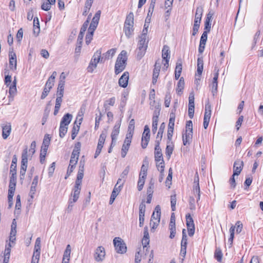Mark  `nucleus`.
<instances>
[{
	"label": "nucleus",
	"mask_w": 263,
	"mask_h": 263,
	"mask_svg": "<svg viewBox=\"0 0 263 263\" xmlns=\"http://www.w3.org/2000/svg\"><path fill=\"white\" fill-rule=\"evenodd\" d=\"M129 80V73L127 71L124 72L119 79V85L123 88H126L128 85Z\"/></svg>",
	"instance_id": "14"
},
{
	"label": "nucleus",
	"mask_w": 263,
	"mask_h": 263,
	"mask_svg": "<svg viewBox=\"0 0 263 263\" xmlns=\"http://www.w3.org/2000/svg\"><path fill=\"white\" fill-rule=\"evenodd\" d=\"M135 128V120L134 119H132L129 121L128 127V133H131V134L133 135L134 130Z\"/></svg>",
	"instance_id": "59"
},
{
	"label": "nucleus",
	"mask_w": 263,
	"mask_h": 263,
	"mask_svg": "<svg viewBox=\"0 0 263 263\" xmlns=\"http://www.w3.org/2000/svg\"><path fill=\"white\" fill-rule=\"evenodd\" d=\"M147 166L143 164L141 168V171L139 174V177L143 176V178H146L147 176Z\"/></svg>",
	"instance_id": "56"
},
{
	"label": "nucleus",
	"mask_w": 263,
	"mask_h": 263,
	"mask_svg": "<svg viewBox=\"0 0 263 263\" xmlns=\"http://www.w3.org/2000/svg\"><path fill=\"white\" fill-rule=\"evenodd\" d=\"M207 39L208 34L206 33V31H204L201 36L200 44L198 48V51L200 53H202L204 50Z\"/></svg>",
	"instance_id": "18"
},
{
	"label": "nucleus",
	"mask_w": 263,
	"mask_h": 263,
	"mask_svg": "<svg viewBox=\"0 0 263 263\" xmlns=\"http://www.w3.org/2000/svg\"><path fill=\"white\" fill-rule=\"evenodd\" d=\"M101 55V52L100 50H97L93 54L89 64L87 67V71L89 72L92 73L94 69L97 67L98 63L99 62Z\"/></svg>",
	"instance_id": "3"
},
{
	"label": "nucleus",
	"mask_w": 263,
	"mask_h": 263,
	"mask_svg": "<svg viewBox=\"0 0 263 263\" xmlns=\"http://www.w3.org/2000/svg\"><path fill=\"white\" fill-rule=\"evenodd\" d=\"M125 180H123V182L120 185H119L118 186H117V184L115 185L111 195L117 197V196L120 193V192L121 190V188L122 187L123 184L125 182Z\"/></svg>",
	"instance_id": "35"
},
{
	"label": "nucleus",
	"mask_w": 263,
	"mask_h": 263,
	"mask_svg": "<svg viewBox=\"0 0 263 263\" xmlns=\"http://www.w3.org/2000/svg\"><path fill=\"white\" fill-rule=\"evenodd\" d=\"M185 133L182 134V140L184 145H190L193 137V123L191 120L187 121L186 123Z\"/></svg>",
	"instance_id": "2"
},
{
	"label": "nucleus",
	"mask_w": 263,
	"mask_h": 263,
	"mask_svg": "<svg viewBox=\"0 0 263 263\" xmlns=\"http://www.w3.org/2000/svg\"><path fill=\"white\" fill-rule=\"evenodd\" d=\"M161 67V60L158 59L156 61L154 65V68L153 70V80L152 83L153 84H155L157 81V79L159 75V72Z\"/></svg>",
	"instance_id": "9"
},
{
	"label": "nucleus",
	"mask_w": 263,
	"mask_h": 263,
	"mask_svg": "<svg viewBox=\"0 0 263 263\" xmlns=\"http://www.w3.org/2000/svg\"><path fill=\"white\" fill-rule=\"evenodd\" d=\"M171 208L173 211H175L176 210V195H172L171 197Z\"/></svg>",
	"instance_id": "61"
},
{
	"label": "nucleus",
	"mask_w": 263,
	"mask_h": 263,
	"mask_svg": "<svg viewBox=\"0 0 263 263\" xmlns=\"http://www.w3.org/2000/svg\"><path fill=\"white\" fill-rule=\"evenodd\" d=\"M28 149L26 148L23 150L22 154V160H21V169L22 170H27V163H28Z\"/></svg>",
	"instance_id": "16"
},
{
	"label": "nucleus",
	"mask_w": 263,
	"mask_h": 263,
	"mask_svg": "<svg viewBox=\"0 0 263 263\" xmlns=\"http://www.w3.org/2000/svg\"><path fill=\"white\" fill-rule=\"evenodd\" d=\"M155 183V180L153 178H151L149 182V186L147 190V194H149L150 195L153 194Z\"/></svg>",
	"instance_id": "42"
},
{
	"label": "nucleus",
	"mask_w": 263,
	"mask_h": 263,
	"mask_svg": "<svg viewBox=\"0 0 263 263\" xmlns=\"http://www.w3.org/2000/svg\"><path fill=\"white\" fill-rule=\"evenodd\" d=\"M132 138L133 135L131 134V133H127L126 135V137L124 140L123 144L126 146H129L132 142Z\"/></svg>",
	"instance_id": "45"
},
{
	"label": "nucleus",
	"mask_w": 263,
	"mask_h": 263,
	"mask_svg": "<svg viewBox=\"0 0 263 263\" xmlns=\"http://www.w3.org/2000/svg\"><path fill=\"white\" fill-rule=\"evenodd\" d=\"M71 253V246L68 245L66 246V250L64 251L63 259L64 260L69 261Z\"/></svg>",
	"instance_id": "33"
},
{
	"label": "nucleus",
	"mask_w": 263,
	"mask_h": 263,
	"mask_svg": "<svg viewBox=\"0 0 263 263\" xmlns=\"http://www.w3.org/2000/svg\"><path fill=\"white\" fill-rule=\"evenodd\" d=\"M88 32L85 38V42L87 45H88L92 40V37L94 32V31H92V30H88Z\"/></svg>",
	"instance_id": "51"
},
{
	"label": "nucleus",
	"mask_w": 263,
	"mask_h": 263,
	"mask_svg": "<svg viewBox=\"0 0 263 263\" xmlns=\"http://www.w3.org/2000/svg\"><path fill=\"white\" fill-rule=\"evenodd\" d=\"M160 143L155 142V159L156 162H159L163 160L161 148L160 147Z\"/></svg>",
	"instance_id": "19"
},
{
	"label": "nucleus",
	"mask_w": 263,
	"mask_h": 263,
	"mask_svg": "<svg viewBox=\"0 0 263 263\" xmlns=\"http://www.w3.org/2000/svg\"><path fill=\"white\" fill-rule=\"evenodd\" d=\"M16 163H17V158L16 157V156L14 155L13 157L12 163L10 166V173H14V172L16 173Z\"/></svg>",
	"instance_id": "43"
},
{
	"label": "nucleus",
	"mask_w": 263,
	"mask_h": 263,
	"mask_svg": "<svg viewBox=\"0 0 263 263\" xmlns=\"http://www.w3.org/2000/svg\"><path fill=\"white\" fill-rule=\"evenodd\" d=\"M194 96L193 95L190 94L189 98V116L191 119L194 117Z\"/></svg>",
	"instance_id": "12"
},
{
	"label": "nucleus",
	"mask_w": 263,
	"mask_h": 263,
	"mask_svg": "<svg viewBox=\"0 0 263 263\" xmlns=\"http://www.w3.org/2000/svg\"><path fill=\"white\" fill-rule=\"evenodd\" d=\"M172 175H173V172L172 168H170L168 172V176L166 178V180L165 181L166 186H167L168 188L170 187V185L172 184L171 181L172 179Z\"/></svg>",
	"instance_id": "50"
},
{
	"label": "nucleus",
	"mask_w": 263,
	"mask_h": 263,
	"mask_svg": "<svg viewBox=\"0 0 263 263\" xmlns=\"http://www.w3.org/2000/svg\"><path fill=\"white\" fill-rule=\"evenodd\" d=\"M16 85V78L15 77L14 80L13 81L12 84H11L9 86V93L10 95H15L16 91H17Z\"/></svg>",
	"instance_id": "32"
},
{
	"label": "nucleus",
	"mask_w": 263,
	"mask_h": 263,
	"mask_svg": "<svg viewBox=\"0 0 263 263\" xmlns=\"http://www.w3.org/2000/svg\"><path fill=\"white\" fill-rule=\"evenodd\" d=\"M146 178H143V176H140L139 177L138 181V191H141L144 186L145 183V180Z\"/></svg>",
	"instance_id": "47"
},
{
	"label": "nucleus",
	"mask_w": 263,
	"mask_h": 263,
	"mask_svg": "<svg viewBox=\"0 0 263 263\" xmlns=\"http://www.w3.org/2000/svg\"><path fill=\"white\" fill-rule=\"evenodd\" d=\"M81 144L80 142H78L75 144L74 148L72 151V155L79 157L81 149Z\"/></svg>",
	"instance_id": "40"
},
{
	"label": "nucleus",
	"mask_w": 263,
	"mask_h": 263,
	"mask_svg": "<svg viewBox=\"0 0 263 263\" xmlns=\"http://www.w3.org/2000/svg\"><path fill=\"white\" fill-rule=\"evenodd\" d=\"M80 129V126L77 125V126H73L72 129V133H71V138L72 140L74 139L77 136L78 132Z\"/></svg>",
	"instance_id": "58"
},
{
	"label": "nucleus",
	"mask_w": 263,
	"mask_h": 263,
	"mask_svg": "<svg viewBox=\"0 0 263 263\" xmlns=\"http://www.w3.org/2000/svg\"><path fill=\"white\" fill-rule=\"evenodd\" d=\"M134 25V14L132 12L129 13V14L126 16L124 26H133Z\"/></svg>",
	"instance_id": "29"
},
{
	"label": "nucleus",
	"mask_w": 263,
	"mask_h": 263,
	"mask_svg": "<svg viewBox=\"0 0 263 263\" xmlns=\"http://www.w3.org/2000/svg\"><path fill=\"white\" fill-rule=\"evenodd\" d=\"M106 138V132H102L100 135L98 143L99 144L103 145Z\"/></svg>",
	"instance_id": "55"
},
{
	"label": "nucleus",
	"mask_w": 263,
	"mask_h": 263,
	"mask_svg": "<svg viewBox=\"0 0 263 263\" xmlns=\"http://www.w3.org/2000/svg\"><path fill=\"white\" fill-rule=\"evenodd\" d=\"M173 150L174 145L173 144V143H171L168 144V143H167V145L166 146L165 149V154L168 159L170 158L171 155L172 154Z\"/></svg>",
	"instance_id": "36"
},
{
	"label": "nucleus",
	"mask_w": 263,
	"mask_h": 263,
	"mask_svg": "<svg viewBox=\"0 0 263 263\" xmlns=\"http://www.w3.org/2000/svg\"><path fill=\"white\" fill-rule=\"evenodd\" d=\"M11 174V177L10 179V182L9 186H16V173L14 172V173H10Z\"/></svg>",
	"instance_id": "44"
},
{
	"label": "nucleus",
	"mask_w": 263,
	"mask_h": 263,
	"mask_svg": "<svg viewBox=\"0 0 263 263\" xmlns=\"http://www.w3.org/2000/svg\"><path fill=\"white\" fill-rule=\"evenodd\" d=\"M121 123L120 122H116L112 131L111 134V145L113 144L114 143H115L116 140L117 139V137L120 133V128Z\"/></svg>",
	"instance_id": "10"
},
{
	"label": "nucleus",
	"mask_w": 263,
	"mask_h": 263,
	"mask_svg": "<svg viewBox=\"0 0 263 263\" xmlns=\"http://www.w3.org/2000/svg\"><path fill=\"white\" fill-rule=\"evenodd\" d=\"M148 42H144L142 40H139L138 47L136 49V58L138 60H141L145 55L147 48Z\"/></svg>",
	"instance_id": "4"
},
{
	"label": "nucleus",
	"mask_w": 263,
	"mask_h": 263,
	"mask_svg": "<svg viewBox=\"0 0 263 263\" xmlns=\"http://www.w3.org/2000/svg\"><path fill=\"white\" fill-rule=\"evenodd\" d=\"M203 8L201 7H198L196 9V11L195 15V20H194V24L200 25V22L201 20L202 13H203Z\"/></svg>",
	"instance_id": "21"
},
{
	"label": "nucleus",
	"mask_w": 263,
	"mask_h": 263,
	"mask_svg": "<svg viewBox=\"0 0 263 263\" xmlns=\"http://www.w3.org/2000/svg\"><path fill=\"white\" fill-rule=\"evenodd\" d=\"M222 253L219 248H217L214 253V257L218 262H221L222 257Z\"/></svg>",
	"instance_id": "38"
},
{
	"label": "nucleus",
	"mask_w": 263,
	"mask_h": 263,
	"mask_svg": "<svg viewBox=\"0 0 263 263\" xmlns=\"http://www.w3.org/2000/svg\"><path fill=\"white\" fill-rule=\"evenodd\" d=\"M186 221L189 235L192 237L195 233V225L193 219L190 214L186 215Z\"/></svg>",
	"instance_id": "6"
},
{
	"label": "nucleus",
	"mask_w": 263,
	"mask_h": 263,
	"mask_svg": "<svg viewBox=\"0 0 263 263\" xmlns=\"http://www.w3.org/2000/svg\"><path fill=\"white\" fill-rule=\"evenodd\" d=\"M169 230H170V238L173 239L174 238L176 234L175 218L174 213L171 215L170 222L169 224Z\"/></svg>",
	"instance_id": "13"
},
{
	"label": "nucleus",
	"mask_w": 263,
	"mask_h": 263,
	"mask_svg": "<svg viewBox=\"0 0 263 263\" xmlns=\"http://www.w3.org/2000/svg\"><path fill=\"white\" fill-rule=\"evenodd\" d=\"M127 52L125 50H122L119 54L115 65V73L118 74L123 71L127 64Z\"/></svg>",
	"instance_id": "1"
},
{
	"label": "nucleus",
	"mask_w": 263,
	"mask_h": 263,
	"mask_svg": "<svg viewBox=\"0 0 263 263\" xmlns=\"http://www.w3.org/2000/svg\"><path fill=\"white\" fill-rule=\"evenodd\" d=\"M234 232L235 227H233V226L232 225L230 229V237L228 239V242L230 243V247L232 246L233 243V241L234 237Z\"/></svg>",
	"instance_id": "49"
},
{
	"label": "nucleus",
	"mask_w": 263,
	"mask_h": 263,
	"mask_svg": "<svg viewBox=\"0 0 263 263\" xmlns=\"http://www.w3.org/2000/svg\"><path fill=\"white\" fill-rule=\"evenodd\" d=\"M161 216V208L159 205H157L155 209V211L153 212L151 219H153L155 220H158L160 221Z\"/></svg>",
	"instance_id": "24"
},
{
	"label": "nucleus",
	"mask_w": 263,
	"mask_h": 263,
	"mask_svg": "<svg viewBox=\"0 0 263 263\" xmlns=\"http://www.w3.org/2000/svg\"><path fill=\"white\" fill-rule=\"evenodd\" d=\"M105 256V249L102 246H99L95 250L94 258L97 262L102 261Z\"/></svg>",
	"instance_id": "7"
},
{
	"label": "nucleus",
	"mask_w": 263,
	"mask_h": 263,
	"mask_svg": "<svg viewBox=\"0 0 263 263\" xmlns=\"http://www.w3.org/2000/svg\"><path fill=\"white\" fill-rule=\"evenodd\" d=\"M64 85L65 83H63V82H59L57 92V96L63 97L64 91Z\"/></svg>",
	"instance_id": "31"
},
{
	"label": "nucleus",
	"mask_w": 263,
	"mask_h": 263,
	"mask_svg": "<svg viewBox=\"0 0 263 263\" xmlns=\"http://www.w3.org/2000/svg\"><path fill=\"white\" fill-rule=\"evenodd\" d=\"M170 48L167 45H164L162 50V57L163 60L170 59Z\"/></svg>",
	"instance_id": "34"
},
{
	"label": "nucleus",
	"mask_w": 263,
	"mask_h": 263,
	"mask_svg": "<svg viewBox=\"0 0 263 263\" xmlns=\"http://www.w3.org/2000/svg\"><path fill=\"white\" fill-rule=\"evenodd\" d=\"M134 31L133 26H124V31L125 32L126 36L129 38L132 35Z\"/></svg>",
	"instance_id": "39"
},
{
	"label": "nucleus",
	"mask_w": 263,
	"mask_h": 263,
	"mask_svg": "<svg viewBox=\"0 0 263 263\" xmlns=\"http://www.w3.org/2000/svg\"><path fill=\"white\" fill-rule=\"evenodd\" d=\"M158 116L159 115L155 113L153 117L152 132L153 134H155L157 130V125L159 118Z\"/></svg>",
	"instance_id": "28"
},
{
	"label": "nucleus",
	"mask_w": 263,
	"mask_h": 263,
	"mask_svg": "<svg viewBox=\"0 0 263 263\" xmlns=\"http://www.w3.org/2000/svg\"><path fill=\"white\" fill-rule=\"evenodd\" d=\"M243 161L238 160L235 161L233 166V176L239 175L243 167Z\"/></svg>",
	"instance_id": "17"
},
{
	"label": "nucleus",
	"mask_w": 263,
	"mask_h": 263,
	"mask_svg": "<svg viewBox=\"0 0 263 263\" xmlns=\"http://www.w3.org/2000/svg\"><path fill=\"white\" fill-rule=\"evenodd\" d=\"M15 213H19V210L21 208V196L20 195H17L16 199V203H15Z\"/></svg>",
	"instance_id": "48"
},
{
	"label": "nucleus",
	"mask_w": 263,
	"mask_h": 263,
	"mask_svg": "<svg viewBox=\"0 0 263 263\" xmlns=\"http://www.w3.org/2000/svg\"><path fill=\"white\" fill-rule=\"evenodd\" d=\"M72 118V116L71 114L67 113L63 116L60 124L68 126V124L70 123Z\"/></svg>",
	"instance_id": "26"
},
{
	"label": "nucleus",
	"mask_w": 263,
	"mask_h": 263,
	"mask_svg": "<svg viewBox=\"0 0 263 263\" xmlns=\"http://www.w3.org/2000/svg\"><path fill=\"white\" fill-rule=\"evenodd\" d=\"M190 209L192 211H194L196 209L195 199L193 197H190L189 199Z\"/></svg>",
	"instance_id": "62"
},
{
	"label": "nucleus",
	"mask_w": 263,
	"mask_h": 263,
	"mask_svg": "<svg viewBox=\"0 0 263 263\" xmlns=\"http://www.w3.org/2000/svg\"><path fill=\"white\" fill-rule=\"evenodd\" d=\"M10 68L12 70H16L17 66L16 55L13 51L9 53Z\"/></svg>",
	"instance_id": "11"
},
{
	"label": "nucleus",
	"mask_w": 263,
	"mask_h": 263,
	"mask_svg": "<svg viewBox=\"0 0 263 263\" xmlns=\"http://www.w3.org/2000/svg\"><path fill=\"white\" fill-rule=\"evenodd\" d=\"M235 229L236 228V231L237 233H240L243 228L242 223L240 221H237L235 225Z\"/></svg>",
	"instance_id": "60"
},
{
	"label": "nucleus",
	"mask_w": 263,
	"mask_h": 263,
	"mask_svg": "<svg viewBox=\"0 0 263 263\" xmlns=\"http://www.w3.org/2000/svg\"><path fill=\"white\" fill-rule=\"evenodd\" d=\"M114 244L117 253L123 254L126 252L127 248L126 245L121 238H115Z\"/></svg>",
	"instance_id": "5"
},
{
	"label": "nucleus",
	"mask_w": 263,
	"mask_h": 263,
	"mask_svg": "<svg viewBox=\"0 0 263 263\" xmlns=\"http://www.w3.org/2000/svg\"><path fill=\"white\" fill-rule=\"evenodd\" d=\"M164 165L163 159L160 160L159 162H156V166L158 170L160 171V173L164 172Z\"/></svg>",
	"instance_id": "52"
},
{
	"label": "nucleus",
	"mask_w": 263,
	"mask_h": 263,
	"mask_svg": "<svg viewBox=\"0 0 263 263\" xmlns=\"http://www.w3.org/2000/svg\"><path fill=\"white\" fill-rule=\"evenodd\" d=\"M81 188V185H78V184L77 185V184H75L73 190V192L71 194V195L73 197L72 199L74 202H76L79 197Z\"/></svg>",
	"instance_id": "22"
},
{
	"label": "nucleus",
	"mask_w": 263,
	"mask_h": 263,
	"mask_svg": "<svg viewBox=\"0 0 263 263\" xmlns=\"http://www.w3.org/2000/svg\"><path fill=\"white\" fill-rule=\"evenodd\" d=\"M211 105L209 103H208L206 104L205 106V112L203 119V127L204 129H206L209 125V123L211 118Z\"/></svg>",
	"instance_id": "8"
},
{
	"label": "nucleus",
	"mask_w": 263,
	"mask_h": 263,
	"mask_svg": "<svg viewBox=\"0 0 263 263\" xmlns=\"http://www.w3.org/2000/svg\"><path fill=\"white\" fill-rule=\"evenodd\" d=\"M51 5V4L47 1L42 4L41 8L45 11H48L50 9Z\"/></svg>",
	"instance_id": "64"
},
{
	"label": "nucleus",
	"mask_w": 263,
	"mask_h": 263,
	"mask_svg": "<svg viewBox=\"0 0 263 263\" xmlns=\"http://www.w3.org/2000/svg\"><path fill=\"white\" fill-rule=\"evenodd\" d=\"M171 98L172 97L170 92H167L165 95L164 100V105L166 107H168L170 106Z\"/></svg>",
	"instance_id": "54"
},
{
	"label": "nucleus",
	"mask_w": 263,
	"mask_h": 263,
	"mask_svg": "<svg viewBox=\"0 0 263 263\" xmlns=\"http://www.w3.org/2000/svg\"><path fill=\"white\" fill-rule=\"evenodd\" d=\"M203 67V62L202 58H198L197 59V73L199 75H201Z\"/></svg>",
	"instance_id": "37"
},
{
	"label": "nucleus",
	"mask_w": 263,
	"mask_h": 263,
	"mask_svg": "<svg viewBox=\"0 0 263 263\" xmlns=\"http://www.w3.org/2000/svg\"><path fill=\"white\" fill-rule=\"evenodd\" d=\"M116 52V50L115 48H112L108 50L105 54V59H109L110 58H112V57L115 55Z\"/></svg>",
	"instance_id": "53"
},
{
	"label": "nucleus",
	"mask_w": 263,
	"mask_h": 263,
	"mask_svg": "<svg viewBox=\"0 0 263 263\" xmlns=\"http://www.w3.org/2000/svg\"><path fill=\"white\" fill-rule=\"evenodd\" d=\"M2 127V137L4 139H6L10 135L11 132V125L10 123L3 124Z\"/></svg>",
	"instance_id": "15"
},
{
	"label": "nucleus",
	"mask_w": 263,
	"mask_h": 263,
	"mask_svg": "<svg viewBox=\"0 0 263 263\" xmlns=\"http://www.w3.org/2000/svg\"><path fill=\"white\" fill-rule=\"evenodd\" d=\"M92 4V3H90L87 1L86 2L85 4V7H84V10L83 12V15H86L87 14L88 11L90 9Z\"/></svg>",
	"instance_id": "57"
},
{
	"label": "nucleus",
	"mask_w": 263,
	"mask_h": 263,
	"mask_svg": "<svg viewBox=\"0 0 263 263\" xmlns=\"http://www.w3.org/2000/svg\"><path fill=\"white\" fill-rule=\"evenodd\" d=\"M165 127V123H161L159 127L158 132L157 133L155 142H157V143L161 142V141L162 138L163 133L164 132Z\"/></svg>",
	"instance_id": "23"
},
{
	"label": "nucleus",
	"mask_w": 263,
	"mask_h": 263,
	"mask_svg": "<svg viewBox=\"0 0 263 263\" xmlns=\"http://www.w3.org/2000/svg\"><path fill=\"white\" fill-rule=\"evenodd\" d=\"M67 126L60 124L59 135L61 138H63L67 132Z\"/></svg>",
	"instance_id": "41"
},
{
	"label": "nucleus",
	"mask_w": 263,
	"mask_h": 263,
	"mask_svg": "<svg viewBox=\"0 0 263 263\" xmlns=\"http://www.w3.org/2000/svg\"><path fill=\"white\" fill-rule=\"evenodd\" d=\"M62 98H63V97H60V96L57 97L56 100H55V107H54V112H53V114L54 116H56L59 111V110H60V108L61 107V103H62V100H63Z\"/></svg>",
	"instance_id": "25"
},
{
	"label": "nucleus",
	"mask_w": 263,
	"mask_h": 263,
	"mask_svg": "<svg viewBox=\"0 0 263 263\" xmlns=\"http://www.w3.org/2000/svg\"><path fill=\"white\" fill-rule=\"evenodd\" d=\"M218 87V81L213 80L212 83V92L213 95H214L217 92Z\"/></svg>",
	"instance_id": "63"
},
{
	"label": "nucleus",
	"mask_w": 263,
	"mask_h": 263,
	"mask_svg": "<svg viewBox=\"0 0 263 263\" xmlns=\"http://www.w3.org/2000/svg\"><path fill=\"white\" fill-rule=\"evenodd\" d=\"M116 98L115 97H112L108 100L105 101L104 103V107L105 109V110H109L110 109V106H114L115 104Z\"/></svg>",
	"instance_id": "27"
},
{
	"label": "nucleus",
	"mask_w": 263,
	"mask_h": 263,
	"mask_svg": "<svg viewBox=\"0 0 263 263\" xmlns=\"http://www.w3.org/2000/svg\"><path fill=\"white\" fill-rule=\"evenodd\" d=\"M184 86V82L183 77H181L177 84V87L176 88V92L178 95H180L182 92V90L183 89Z\"/></svg>",
	"instance_id": "30"
},
{
	"label": "nucleus",
	"mask_w": 263,
	"mask_h": 263,
	"mask_svg": "<svg viewBox=\"0 0 263 263\" xmlns=\"http://www.w3.org/2000/svg\"><path fill=\"white\" fill-rule=\"evenodd\" d=\"M84 165L81 162L80 163L79 171L77 175V180L76 181L75 184H77V185H81L82 180L84 176Z\"/></svg>",
	"instance_id": "20"
},
{
	"label": "nucleus",
	"mask_w": 263,
	"mask_h": 263,
	"mask_svg": "<svg viewBox=\"0 0 263 263\" xmlns=\"http://www.w3.org/2000/svg\"><path fill=\"white\" fill-rule=\"evenodd\" d=\"M148 32V29L146 27H144L142 34L139 36V40H142L144 42H148L147 38V34Z\"/></svg>",
	"instance_id": "46"
}]
</instances>
